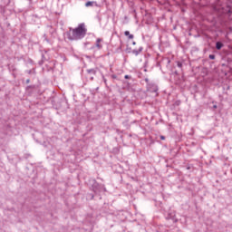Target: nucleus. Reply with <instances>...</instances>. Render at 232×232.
Returning <instances> with one entry per match:
<instances>
[{
	"label": "nucleus",
	"instance_id": "nucleus-1",
	"mask_svg": "<svg viewBox=\"0 0 232 232\" xmlns=\"http://www.w3.org/2000/svg\"><path fill=\"white\" fill-rule=\"evenodd\" d=\"M86 25L84 24H80L76 28L71 30V34L69 35V39L71 41H79V39H83L86 35Z\"/></svg>",
	"mask_w": 232,
	"mask_h": 232
},
{
	"label": "nucleus",
	"instance_id": "nucleus-15",
	"mask_svg": "<svg viewBox=\"0 0 232 232\" xmlns=\"http://www.w3.org/2000/svg\"><path fill=\"white\" fill-rule=\"evenodd\" d=\"M27 82H30V80H27Z\"/></svg>",
	"mask_w": 232,
	"mask_h": 232
},
{
	"label": "nucleus",
	"instance_id": "nucleus-2",
	"mask_svg": "<svg viewBox=\"0 0 232 232\" xmlns=\"http://www.w3.org/2000/svg\"><path fill=\"white\" fill-rule=\"evenodd\" d=\"M101 43H102V39L98 38V39L96 40V48H97L98 50H101V48H102V44H101Z\"/></svg>",
	"mask_w": 232,
	"mask_h": 232
},
{
	"label": "nucleus",
	"instance_id": "nucleus-4",
	"mask_svg": "<svg viewBox=\"0 0 232 232\" xmlns=\"http://www.w3.org/2000/svg\"><path fill=\"white\" fill-rule=\"evenodd\" d=\"M159 91V88L156 85H152V87L150 88V92H157Z\"/></svg>",
	"mask_w": 232,
	"mask_h": 232
},
{
	"label": "nucleus",
	"instance_id": "nucleus-7",
	"mask_svg": "<svg viewBox=\"0 0 232 232\" xmlns=\"http://www.w3.org/2000/svg\"><path fill=\"white\" fill-rule=\"evenodd\" d=\"M93 3H95V2H87L86 4H85V6H93Z\"/></svg>",
	"mask_w": 232,
	"mask_h": 232
},
{
	"label": "nucleus",
	"instance_id": "nucleus-11",
	"mask_svg": "<svg viewBox=\"0 0 232 232\" xmlns=\"http://www.w3.org/2000/svg\"><path fill=\"white\" fill-rule=\"evenodd\" d=\"M161 140H166V137L160 136Z\"/></svg>",
	"mask_w": 232,
	"mask_h": 232
},
{
	"label": "nucleus",
	"instance_id": "nucleus-13",
	"mask_svg": "<svg viewBox=\"0 0 232 232\" xmlns=\"http://www.w3.org/2000/svg\"><path fill=\"white\" fill-rule=\"evenodd\" d=\"M213 108H214V110H217V105H214Z\"/></svg>",
	"mask_w": 232,
	"mask_h": 232
},
{
	"label": "nucleus",
	"instance_id": "nucleus-9",
	"mask_svg": "<svg viewBox=\"0 0 232 232\" xmlns=\"http://www.w3.org/2000/svg\"><path fill=\"white\" fill-rule=\"evenodd\" d=\"M227 14H231V8L227 7Z\"/></svg>",
	"mask_w": 232,
	"mask_h": 232
},
{
	"label": "nucleus",
	"instance_id": "nucleus-12",
	"mask_svg": "<svg viewBox=\"0 0 232 232\" xmlns=\"http://www.w3.org/2000/svg\"><path fill=\"white\" fill-rule=\"evenodd\" d=\"M124 77H125V79H130V75H128V74H127V75H125Z\"/></svg>",
	"mask_w": 232,
	"mask_h": 232
},
{
	"label": "nucleus",
	"instance_id": "nucleus-5",
	"mask_svg": "<svg viewBox=\"0 0 232 232\" xmlns=\"http://www.w3.org/2000/svg\"><path fill=\"white\" fill-rule=\"evenodd\" d=\"M124 35H126V37H129V39H133V34H130V31H125Z\"/></svg>",
	"mask_w": 232,
	"mask_h": 232
},
{
	"label": "nucleus",
	"instance_id": "nucleus-10",
	"mask_svg": "<svg viewBox=\"0 0 232 232\" xmlns=\"http://www.w3.org/2000/svg\"><path fill=\"white\" fill-rule=\"evenodd\" d=\"M209 59H212V60L215 59V55L214 54H210L209 55Z\"/></svg>",
	"mask_w": 232,
	"mask_h": 232
},
{
	"label": "nucleus",
	"instance_id": "nucleus-3",
	"mask_svg": "<svg viewBox=\"0 0 232 232\" xmlns=\"http://www.w3.org/2000/svg\"><path fill=\"white\" fill-rule=\"evenodd\" d=\"M222 46H224V44H223L222 43H220V42H218V43L216 44V48H217V50L222 49Z\"/></svg>",
	"mask_w": 232,
	"mask_h": 232
},
{
	"label": "nucleus",
	"instance_id": "nucleus-14",
	"mask_svg": "<svg viewBox=\"0 0 232 232\" xmlns=\"http://www.w3.org/2000/svg\"><path fill=\"white\" fill-rule=\"evenodd\" d=\"M178 65H179V67L182 66V64H180V63H179Z\"/></svg>",
	"mask_w": 232,
	"mask_h": 232
},
{
	"label": "nucleus",
	"instance_id": "nucleus-6",
	"mask_svg": "<svg viewBox=\"0 0 232 232\" xmlns=\"http://www.w3.org/2000/svg\"><path fill=\"white\" fill-rule=\"evenodd\" d=\"M140 52H142V47H140L139 50H133L132 53H134V55H139V53H140Z\"/></svg>",
	"mask_w": 232,
	"mask_h": 232
},
{
	"label": "nucleus",
	"instance_id": "nucleus-8",
	"mask_svg": "<svg viewBox=\"0 0 232 232\" xmlns=\"http://www.w3.org/2000/svg\"><path fill=\"white\" fill-rule=\"evenodd\" d=\"M87 72H88V73H92V75H95V70L94 69H90Z\"/></svg>",
	"mask_w": 232,
	"mask_h": 232
}]
</instances>
